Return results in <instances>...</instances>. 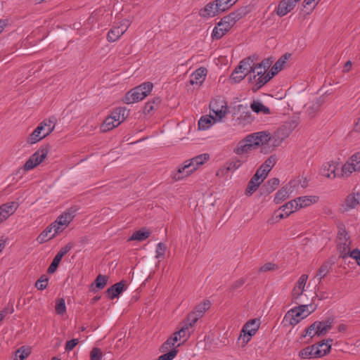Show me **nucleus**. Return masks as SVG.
<instances>
[{
    "instance_id": "obj_36",
    "label": "nucleus",
    "mask_w": 360,
    "mask_h": 360,
    "mask_svg": "<svg viewBox=\"0 0 360 360\" xmlns=\"http://www.w3.org/2000/svg\"><path fill=\"white\" fill-rule=\"evenodd\" d=\"M332 265V262H326L321 266L316 275V278L319 282L330 273Z\"/></svg>"
},
{
    "instance_id": "obj_33",
    "label": "nucleus",
    "mask_w": 360,
    "mask_h": 360,
    "mask_svg": "<svg viewBox=\"0 0 360 360\" xmlns=\"http://www.w3.org/2000/svg\"><path fill=\"white\" fill-rule=\"evenodd\" d=\"M291 194H292L291 191L288 188L287 186H285L284 187L278 190L275 194L274 202L276 204H279L283 200L288 198Z\"/></svg>"
},
{
    "instance_id": "obj_45",
    "label": "nucleus",
    "mask_w": 360,
    "mask_h": 360,
    "mask_svg": "<svg viewBox=\"0 0 360 360\" xmlns=\"http://www.w3.org/2000/svg\"><path fill=\"white\" fill-rule=\"evenodd\" d=\"M108 282V277L103 275H98L95 280V283L91 285V288H94L95 285L96 288L98 289H103L107 284ZM92 290H94V288H92Z\"/></svg>"
},
{
    "instance_id": "obj_19",
    "label": "nucleus",
    "mask_w": 360,
    "mask_h": 360,
    "mask_svg": "<svg viewBox=\"0 0 360 360\" xmlns=\"http://www.w3.org/2000/svg\"><path fill=\"white\" fill-rule=\"evenodd\" d=\"M18 203L15 201L7 202L0 205V224L6 221L18 208Z\"/></svg>"
},
{
    "instance_id": "obj_50",
    "label": "nucleus",
    "mask_w": 360,
    "mask_h": 360,
    "mask_svg": "<svg viewBox=\"0 0 360 360\" xmlns=\"http://www.w3.org/2000/svg\"><path fill=\"white\" fill-rule=\"evenodd\" d=\"M56 311L59 315H63L66 311L65 302L63 298H60L56 300L55 307Z\"/></svg>"
},
{
    "instance_id": "obj_35",
    "label": "nucleus",
    "mask_w": 360,
    "mask_h": 360,
    "mask_svg": "<svg viewBox=\"0 0 360 360\" xmlns=\"http://www.w3.org/2000/svg\"><path fill=\"white\" fill-rule=\"evenodd\" d=\"M262 180L257 179V175H254L248 183L245 193L248 195H251L257 191L259 185L262 183Z\"/></svg>"
},
{
    "instance_id": "obj_44",
    "label": "nucleus",
    "mask_w": 360,
    "mask_h": 360,
    "mask_svg": "<svg viewBox=\"0 0 360 360\" xmlns=\"http://www.w3.org/2000/svg\"><path fill=\"white\" fill-rule=\"evenodd\" d=\"M161 99L160 98H155L152 101H149L146 103L144 108V112L146 114H150L160 104Z\"/></svg>"
},
{
    "instance_id": "obj_1",
    "label": "nucleus",
    "mask_w": 360,
    "mask_h": 360,
    "mask_svg": "<svg viewBox=\"0 0 360 360\" xmlns=\"http://www.w3.org/2000/svg\"><path fill=\"white\" fill-rule=\"evenodd\" d=\"M250 72L248 77L249 82L252 84V90L256 91L267 83L275 75V72H268L269 61H262L254 65L253 61L250 59Z\"/></svg>"
},
{
    "instance_id": "obj_22",
    "label": "nucleus",
    "mask_w": 360,
    "mask_h": 360,
    "mask_svg": "<svg viewBox=\"0 0 360 360\" xmlns=\"http://www.w3.org/2000/svg\"><path fill=\"white\" fill-rule=\"evenodd\" d=\"M243 162L238 159H232L227 162L221 168H220L217 172V176L219 177H226L228 176L229 172H234L238 169Z\"/></svg>"
},
{
    "instance_id": "obj_64",
    "label": "nucleus",
    "mask_w": 360,
    "mask_h": 360,
    "mask_svg": "<svg viewBox=\"0 0 360 360\" xmlns=\"http://www.w3.org/2000/svg\"><path fill=\"white\" fill-rule=\"evenodd\" d=\"M261 172H265L267 174L271 171V168H269L267 165L263 163L261 167Z\"/></svg>"
},
{
    "instance_id": "obj_2",
    "label": "nucleus",
    "mask_w": 360,
    "mask_h": 360,
    "mask_svg": "<svg viewBox=\"0 0 360 360\" xmlns=\"http://www.w3.org/2000/svg\"><path fill=\"white\" fill-rule=\"evenodd\" d=\"M316 309V305L312 302L309 304H300L290 309L285 314L284 321L290 326H295L314 312Z\"/></svg>"
},
{
    "instance_id": "obj_52",
    "label": "nucleus",
    "mask_w": 360,
    "mask_h": 360,
    "mask_svg": "<svg viewBox=\"0 0 360 360\" xmlns=\"http://www.w3.org/2000/svg\"><path fill=\"white\" fill-rule=\"evenodd\" d=\"M349 256L352 259H354L356 264L360 266V250L358 249L349 250L348 252H347L346 257Z\"/></svg>"
},
{
    "instance_id": "obj_40",
    "label": "nucleus",
    "mask_w": 360,
    "mask_h": 360,
    "mask_svg": "<svg viewBox=\"0 0 360 360\" xmlns=\"http://www.w3.org/2000/svg\"><path fill=\"white\" fill-rule=\"evenodd\" d=\"M252 111L257 113L262 112L265 115L270 113V110L266 106L264 105L263 103L259 101H254L250 105Z\"/></svg>"
},
{
    "instance_id": "obj_60",
    "label": "nucleus",
    "mask_w": 360,
    "mask_h": 360,
    "mask_svg": "<svg viewBox=\"0 0 360 360\" xmlns=\"http://www.w3.org/2000/svg\"><path fill=\"white\" fill-rule=\"evenodd\" d=\"M255 175H257V179H262L264 181L268 174L265 172H261V168L259 167Z\"/></svg>"
},
{
    "instance_id": "obj_62",
    "label": "nucleus",
    "mask_w": 360,
    "mask_h": 360,
    "mask_svg": "<svg viewBox=\"0 0 360 360\" xmlns=\"http://www.w3.org/2000/svg\"><path fill=\"white\" fill-rule=\"evenodd\" d=\"M321 0H304V6H311L312 8H314Z\"/></svg>"
},
{
    "instance_id": "obj_39",
    "label": "nucleus",
    "mask_w": 360,
    "mask_h": 360,
    "mask_svg": "<svg viewBox=\"0 0 360 360\" xmlns=\"http://www.w3.org/2000/svg\"><path fill=\"white\" fill-rule=\"evenodd\" d=\"M150 235V231L146 229H141L135 231L129 240L143 241L147 239Z\"/></svg>"
},
{
    "instance_id": "obj_42",
    "label": "nucleus",
    "mask_w": 360,
    "mask_h": 360,
    "mask_svg": "<svg viewBox=\"0 0 360 360\" xmlns=\"http://www.w3.org/2000/svg\"><path fill=\"white\" fill-rule=\"evenodd\" d=\"M198 321V317L194 315L189 314L188 317L181 323V327L188 331H193V328Z\"/></svg>"
},
{
    "instance_id": "obj_53",
    "label": "nucleus",
    "mask_w": 360,
    "mask_h": 360,
    "mask_svg": "<svg viewBox=\"0 0 360 360\" xmlns=\"http://www.w3.org/2000/svg\"><path fill=\"white\" fill-rule=\"evenodd\" d=\"M177 349H172L171 351L160 356L156 360H172L177 354Z\"/></svg>"
},
{
    "instance_id": "obj_38",
    "label": "nucleus",
    "mask_w": 360,
    "mask_h": 360,
    "mask_svg": "<svg viewBox=\"0 0 360 360\" xmlns=\"http://www.w3.org/2000/svg\"><path fill=\"white\" fill-rule=\"evenodd\" d=\"M359 200L360 195L359 194L349 195L345 202V209L347 210L354 208L359 203Z\"/></svg>"
},
{
    "instance_id": "obj_20",
    "label": "nucleus",
    "mask_w": 360,
    "mask_h": 360,
    "mask_svg": "<svg viewBox=\"0 0 360 360\" xmlns=\"http://www.w3.org/2000/svg\"><path fill=\"white\" fill-rule=\"evenodd\" d=\"M253 150H255V148L249 135H248L237 143L233 148V153L238 155H243Z\"/></svg>"
},
{
    "instance_id": "obj_18",
    "label": "nucleus",
    "mask_w": 360,
    "mask_h": 360,
    "mask_svg": "<svg viewBox=\"0 0 360 360\" xmlns=\"http://www.w3.org/2000/svg\"><path fill=\"white\" fill-rule=\"evenodd\" d=\"M249 137L251 139L255 149L260 146L269 145L272 141L270 134L266 131L252 133L249 134Z\"/></svg>"
},
{
    "instance_id": "obj_4",
    "label": "nucleus",
    "mask_w": 360,
    "mask_h": 360,
    "mask_svg": "<svg viewBox=\"0 0 360 360\" xmlns=\"http://www.w3.org/2000/svg\"><path fill=\"white\" fill-rule=\"evenodd\" d=\"M153 87L151 82H144L128 91L122 101L126 104H131L142 101L151 92Z\"/></svg>"
},
{
    "instance_id": "obj_13",
    "label": "nucleus",
    "mask_w": 360,
    "mask_h": 360,
    "mask_svg": "<svg viewBox=\"0 0 360 360\" xmlns=\"http://www.w3.org/2000/svg\"><path fill=\"white\" fill-rule=\"evenodd\" d=\"M260 326V321L258 319H254L248 321L243 327L240 338L243 340L244 344H247L252 336L255 335Z\"/></svg>"
},
{
    "instance_id": "obj_6",
    "label": "nucleus",
    "mask_w": 360,
    "mask_h": 360,
    "mask_svg": "<svg viewBox=\"0 0 360 360\" xmlns=\"http://www.w3.org/2000/svg\"><path fill=\"white\" fill-rule=\"evenodd\" d=\"M240 18V14L236 13H231L224 17L214 27L212 37L216 39H221Z\"/></svg>"
},
{
    "instance_id": "obj_12",
    "label": "nucleus",
    "mask_w": 360,
    "mask_h": 360,
    "mask_svg": "<svg viewBox=\"0 0 360 360\" xmlns=\"http://www.w3.org/2000/svg\"><path fill=\"white\" fill-rule=\"evenodd\" d=\"M49 149L46 147H41L38 149L25 163L22 169L25 172L30 171L40 163H41L47 157Z\"/></svg>"
},
{
    "instance_id": "obj_10",
    "label": "nucleus",
    "mask_w": 360,
    "mask_h": 360,
    "mask_svg": "<svg viewBox=\"0 0 360 360\" xmlns=\"http://www.w3.org/2000/svg\"><path fill=\"white\" fill-rule=\"evenodd\" d=\"M75 209L70 208L59 215L56 221L51 223L56 230V232L60 233L69 226L75 218Z\"/></svg>"
},
{
    "instance_id": "obj_57",
    "label": "nucleus",
    "mask_w": 360,
    "mask_h": 360,
    "mask_svg": "<svg viewBox=\"0 0 360 360\" xmlns=\"http://www.w3.org/2000/svg\"><path fill=\"white\" fill-rule=\"evenodd\" d=\"M79 341L77 339H72L70 341H68L65 345V350L71 351L72 350L75 346L78 344Z\"/></svg>"
},
{
    "instance_id": "obj_26",
    "label": "nucleus",
    "mask_w": 360,
    "mask_h": 360,
    "mask_svg": "<svg viewBox=\"0 0 360 360\" xmlns=\"http://www.w3.org/2000/svg\"><path fill=\"white\" fill-rule=\"evenodd\" d=\"M207 69L200 68L191 75L190 82L192 85H201L205 79L207 75Z\"/></svg>"
},
{
    "instance_id": "obj_15",
    "label": "nucleus",
    "mask_w": 360,
    "mask_h": 360,
    "mask_svg": "<svg viewBox=\"0 0 360 360\" xmlns=\"http://www.w3.org/2000/svg\"><path fill=\"white\" fill-rule=\"evenodd\" d=\"M250 59L243 60L232 72L230 80L233 83H238L243 80L250 72Z\"/></svg>"
},
{
    "instance_id": "obj_24",
    "label": "nucleus",
    "mask_w": 360,
    "mask_h": 360,
    "mask_svg": "<svg viewBox=\"0 0 360 360\" xmlns=\"http://www.w3.org/2000/svg\"><path fill=\"white\" fill-rule=\"evenodd\" d=\"M72 248L71 244H68L62 248L53 258L51 265L49 266L48 272L54 273L63 256L67 254Z\"/></svg>"
},
{
    "instance_id": "obj_30",
    "label": "nucleus",
    "mask_w": 360,
    "mask_h": 360,
    "mask_svg": "<svg viewBox=\"0 0 360 360\" xmlns=\"http://www.w3.org/2000/svg\"><path fill=\"white\" fill-rule=\"evenodd\" d=\"M218 121L215 120L213 115H206L202 116L198 120V129L199 130H207L210 129L214 124L218 123Z\"/></svg>"
},
{
    "instance_id": "obj_9",
    "label": "nucleus",
    "mask_w": 360,
    "mask_h": 360,
    "mask_svg": "<svg viewBox=\"0 0 360 360\" xmlns=\"http://www.w3.org/2000/svg\"><path fill=\"white\" fill-rule=\"evenodd\" d=\"M332 327L331 322L326 321H315L309 327L305 330V333L302 337H309L310 339L315 336H322L328 333Z\"/></svg>"
},
{
    "instance_id": "obj_3",
    "label": "nucleus",
    "mask_w": 360,
    "mask_h": 360,
    "mask_svg": "<svg viewBox=\"0 0 360 360\" xmlns=\"http://www.w3.org/2000/svg\"><path fill=\"white\" fill-rule=\"evenodd\" d=\"M56 119L49 118L41 122L37 128L27 137V142L30 144H34L48 135H49L55 129Z\"/></svg>"
},
{
    "instance_id": "obj_11",
    "label": "nucleus",
    "mask_w": 360,
    "mask_h": 360,
    "mask_svg": "<svg viewBox=\"0 0 360 360\" xmlns=\"http://www.w3.org/2000/svg\"><path fill=\"white\" fill-rule=\"evenodd\" d=\"M360 172V150L352 154L343 163V175L351 177L354 174Z\"/></svg>"
},
{
    "instance_id": "obj_43",
    "label": "nucleus",
    "mask_w": 360,
    "mask_h": 360,
    "mask_svg": "<svg viewBox=\"0 0 360 360\" xmlns=\"http://www.w3.org/2000/svg\"><path fill=\"white\" fill-rule=\"evenodd\" d=\"M290 55L285 54L283 56H281L274 65L271 71L275 72V74L278 73L279 71H281L284 64L287 62L288 58H290Z\"/></svg>"
},
{
    "instance_id": "obj_51",
    "label": "nucleus",
    "mask_w": 360,
    "mask_h": 360,
    "mask_svg": "<svg viewBox=\"0 0 360 360\" xmlns=\"http://www.w3.org/2000/svg\"><path fill=\"white\" fill-rule=\"evenodd\" d=\"M175 343L173 342L172 339L171 338V337H169L163 344L161 346V351L162 352H167V351H171L172 349H176L174 348L175 347Z\"/></svg>"
},
{
    "instance_id": "obj_28",
    "label": "nucleus",
    "mask_w": 360,
    "mask_h": 360,
    "mask_svg": "<svg viewBox=\"0 0 360 360\" xmlns=\"http://www.w3.org/2000/svg\"><path fill=\"white\" fill-rule=\"evenodd\" d=\"M286 186L293 193L298 191L300 188L307 187V180L305 177L300 176L292 179Z\"/></svg>"
},
{
    "instance_id": "obj_16",
    "label": "nucleus",
    "mask_w": 360,
    "mask_h": 360,
    "mask_svg": "<svg viewBox=\"0 0 360 360\" xmlns=\"http://www.w3.org/2000/svg\"><path fill=\"white\" fill-rule=\"evenodd\" d=\"M351 243L349 236L345 230L340 229L338 233L337 245L343 258L346 257L347 252L351 249Z\"/></svg>"
},
{
    "instance_id": "obj_25",
    "label": "nucleus",
    "mask_w": 360,
    "mask_h": 360,
    "mask_svg": "<svg viewBox=\"0 0 360 360\" xmlns=\"http://www.w3.org/2000/svg\"><path fill=\"white\" fill-rule=\"evenodd\" d=\"M210 159V155L207 153H203L198 155L190 160H186L192 172L198 169L200 166L205 164Z\"/></svg>"
},
{
    "instance_id": "obj_29",
    "label": "nucleus",
    "mask_w": 360,
    "mask_h": 360,
    "mask_svg": "<svg viewBox=\"0 0 360 360\" xmlns=\"http://www.w3.org/2000/svg\"><path fill=\"white\" fill-rule=\"evenodd\" d=\"M298 205V209L307 207L313 204H315L319 200V197L316 195H304L295 198Z\"/></svg>"
},
{
    "instance_id": "obj_46",
    "label": "nucleus",
    "mask_w": 360,
    "mask_h": 360,
    "mask_svg": "<svg viewBox=\"0 0 360 360\" xmlns=\"http://www.w3.org/2000/svg\"><path fill=\"white\" fill-rule=\"evenodd\" d=\"M289 215L286 212H282V210H279V209L274 212V215L271 219L268 220V223L273 224L279 221L281 219L288 217Z\"/></svg>"
},
{
    "instance_id": "obj_5",
    "label": "nucleus",
    "mask_w": 360,
    "mask_h": 360,
    "mask_svg": "<svg viewBox=\"0 0 360 360\" xmlns=\"http://www.w3.org/2000/svg\"><path fill=\"white\" fill-rule=\"evenodd\" d=\"M128 116V111L124 108H118L114 110L108 116L101 126V131L103 132L109 131L118 127Z\"/></svg>"
},
{
    "instance_id": "obj_59",
    "label": "nucleus",
    "mask_w": 360,
    "mask_h": 360,
    "mask_svg": "<svg viewBox=\"0 0 360 360\" xmlns=\"http://www.w3.org/2000/svg\"><path fill=\"white\" fill-rule=\"evenodd\" d=\"M276 267V265L272 264V263H267V264H265L264 265H263L261 269H260V271H270V270H273Z\"/></svg>"
},
{
    "instance_id": "obj_61",
    "label": "nucleus",
    "mask_w": 360,
    "mask_h": 360,
    "mask_svg": "<svg viewBox=\"0 0 360 360\" xmlns=\"http://www.w3.org/2000/svg\"><path fill=\"white\" fill-rule=\"evenodd\" d=\"M171 338L172 339V340L175 343V345L178 342L181 341L183 342V338L179 336V333L176 331L172 334V335L171 336Z\"/></svg>"
},
{
    "instance_id": "obj_58",
    "label": "nucleus",
    "mask_w": 360,
    "mask_h": 360,
    "mask_svg": "<svg viewBox=\"0 0 360 360\" xmlns=\"http://www.w3.org/2000/svg\"><path fill=\"white\" fill-rule=\"evenodd\" d=\"M277 158L276 155H271L266 161L264 162L266 165H267L269 168L272 169V167L276 163Z\"/></svg>"
},
{
    "instance_id": "obj_21",
    "label": "nucleus",
    "mask_w": 360,
    "mask_h": 360,
    "mask_svg": "<svg viewBox=\"0 0 360 360\" xmlns=\"http://www.w3.org/2000/svg\"><path fill=\"white\" fill-rule=\"evenodd\" d=\"M192 174L193 172L191 167L186 161H184L176 169L171 172V178L175 181H179L189 176Z\"/></svg>"
},
{
    "instance_id": "obj_32",
    "label": "nucleus",
    "mask_w": 360,
    "mask_h": 360,
    "mask_svg": "<svg viewBox=\"0 0 360 360\" xmlns=\"http://www.w3.org/2000/svg\"><path fill=\"white\" fill-rule=\"evenodd\" d=\"M124 287L125 284L123 281L117 283L108 289L107 293L111 299H114L124 291Z\"/></svg>"
},
{
    "instance_id": "obj_54",
    "label": "nucleus",
    "mask_w": 360,
    "mask_h": 360,
    "mask_svg": "<svg viewBox=\"0 0 360 360\" xmlns=\"http://www.w3.org/2000/svg\"><path fill=\"white\" fill-rule=\"evenodd\" d=\"M48 281L47 278L42 276L36 282L35 286L38 290H44L48 285Z\"/></svg>"
},
{
    "instance_id": "obj_8",
    "label": "nucleus",
    "mask_w": 360,
    "mask_h": 360,
    "mask_svg": "<svg viewBox=\"0 0 360 360\" xmlns=\"http://www.w3.org/2000/svg\"><path fill=\"white\" fill-rule=\"evenodd\" d=\"M229 113L226 102L221 98L213 99L210 103V114L219 122Z\"/></svg>"
},
{
    "instance_id": "obj_47",
    "label": "nucleus",
    "mask_w": 360,
    "mask_h": 360,
    "mask_svg": "<svg viewBox=\"0 0 360 360\" xmlns=\"http://www.w3.org/2000/svg\"><path fill=\"white\" fill-rule=\"evenodd\" d=\"M29 354L30 349L28 348L22 347L15 352L13 360H24L26 357L28 356Z\"/></svg>"
},
{
    "instance_id": "obj_31",
    "label": "nucleus",
    "mask_w": 360,
    "mask_h": 360,
    "mask_svg": "<svg viewBox=\"0 0 360 360\" xmlns=\"http://www.w3.org/2000/svg\"><path fill=\"white\" fill-rule=\"evenodd\" d=\"M332 342L333 340L329 339L314 345L315 351L319 352V354H316L317 358L322 357L330 352Z\"/></svg>"
},
{
    "instance_id": "obj_55",
    "label": "nucleus",
    "mask_w": 360,
    "mask_h": 360,
    "mask_svg": "<svg viewBox=\"0 0 360 360\" xmlns=\"http://www.w3.org/2000/svg\"><path fill=\"white\" fill-rule=\"evenodd\" d=\"M91 360H101L102 352L98 348H94L91 352Z\"/></svg>"
},
{
    "instance_id": "obj_49",
    "label": "nucleus",
    "mask_w": 360,
    "mask_h": 360,
    "mask_svg": "<svg viewBox=\"0 0 360 360\" xmlns=\"http://www.w3.org/2000/svg\"><path fill=\"white\" fill-rule=\"evenodd\" d=\"M167 251V246L162 243H159L157 245L155 250V257L159 259H162L165 257Z\"/></svg>"
},
{
    "instance_id": "obj_7",
    "label": "nucleus",
    "mask_w": 360,
    "mask_h": 360,
    "mask_svg": "<svg viewBox=\"0 0 360 360\" xmlns=\"http://www.w3.org/2000/svg\"><path fill=\"white\" fill-rule=\"evenodd\" d=\"M320 174L321 176L330 179L349 178L348 176L343 175V164L340 167V163L336 161H329L323 163L321 167Z\"/></svg>"
},
{
    "instance_id": "obj_41",
    "label": "nucleus",
    "mask_w": 360,
    "mask_h": 360,
    "mask_svg": "<svg viewBox=\"0 0 360 360\" xmlns=\"http://www.w3.org/2000/svg\"><path fill=\"white\" fill-rule=\"evenodd\" d=\"M210 307V302L207 300L204 301L203 302L198 304L195 311L191 313V315H194L198 317V320L200 317L202 316V314Z\"/></svg>"
},
{
    "instance_id": "obj_63",
    "label": "nucleus",
    "mask_w": 360,
    "mask_h": 360,
    "mask_svg": "<svg viewBox=\"0 0 360 360\" xmlns=\"http://www.w3.org/2000/svg\"><path fill=\"white\" fill-rule=\"evenodd\" d=\"M8 24V20L7 19H0V34L4 31Z\"/></svg>"
},
{
    "instance_id": "obj_27",
    "label": "nucleus",
    "mask_w": 360,
    "mask_h": 360,
    "mask_svg": "<svg viewBox=\"0 0 360 360\" xmlns=\"http://www.w3.org/2000/svg\"><path fill=\"white\" fill-rule=\"evenodd\" d=\"M56 230L52 224H51L38 236L37 238V242L40 244H42L52 239L55 237L56 235L58 234V233L56 232Z\"/></svg>"
},
{
    "instance_id": "obj_23",
    "label": "nucleus",
    "mask_w": 360,
    "mask_h": 360,
    "mask_svg": "<svg viewBox=\"0 0 360 360\" xmlns=\"http://www.w3.org/2000/svg\"><path fill=\"white\" fill-rule=\"evenodd\" d=\"M217 1L210 2L202 9L200 11V16L203 18H212L221 13Z\"/></svg>"
},
{
    "instance_id": "obj_48",
    "label": "nucleus",
    "mask_w": 360,
    "mask_h": 360,
    "mask_svg": "<svg viewBox=\"0 0 360 360\" xmlns=\"http://www.w3.org/2000/svg\"><path fill=\"white\" fill-rule=\"evenodd\" d=\"M237 1L238 0H216L219 7L222 12L231 7L236 3Z\"/></svg>"
},
{
    "instance_id": "obj_14",
    "label": "nucleus",
    "mask_w": 360,
    "mask_h": 360,
    "mask_svg": "<svg viewBox=\"0 0 360 360\" xmlns=\"http://www.w3.org/2000/svg\"><path fill=\"white\" fill-rule=\"evenodd\" d=\"M308 280V275L302 274L299 278L292 291V297L297 303L304 302V288Z\"/></svg>"
},
{
    "instance_id": "obj_56",
    "label": "nucleus",
    "mask_w": 360,
    "mask_h": 360,
    "mask_svg": "<svg viewBox=\"0 0 360 360\" xmlns=\"http://www.w3.org/2000/svg\"><path fill=\"white\" fill-rule=\"evenodd\" d=\"M176 332L179 333V336L183 338V343L185 342L191 335V331L185 330L181 326L180 327L179 330Z\"/></svg>"
},
{
    "instance_id": "obj_37",
    "label": "nucleus",
    "mask_w": 360,
    "mask_h": 360,
    "mask_svg": "<svg viewBox=\"0 0 360 360\" xmlns=\"http://www.w3.org/2000/svg\"><path fill=\"white\" fill-rule=\"evenodd\" d=\"M279 210L286 212L289 216L295 212L299 210L297 203L295 199L288 201L279 207Z\"/></svg>"
},
{
    "instance_id": "obj_17",
    "label": "nucleus",
    "mask_w": 360,
    "mask_h": 360,
    "mask_svg": "<svg viewBox=\"0 0 360 360\" xmlns=\"http://www.w3.org/2000/svg\"><path fill=\"white\" fill-rule=\"evenodd\" d=\"M129 22L127 20H123L119 25L114 26L108 33L107 40L109 42H114L127 30Z\"/></svg>"
},
{
    "instance_id": "obj_34",
    "label": "nucleus",
    "mask_w": 360,
    "mask_h": 360,
    "mask_svg": "<svg viewBox=\"0 0 360 360\" xmlns=\"http://www.w3.org/2000/svg\"><path fill=\"white\" fill-rule=\"evenodd\" d=\"M315 349L314 345L308 346L300 351L299 356L303 359L317 358L316 354H319V352L315 351Z\"/></svg>"
}]
</instances>
